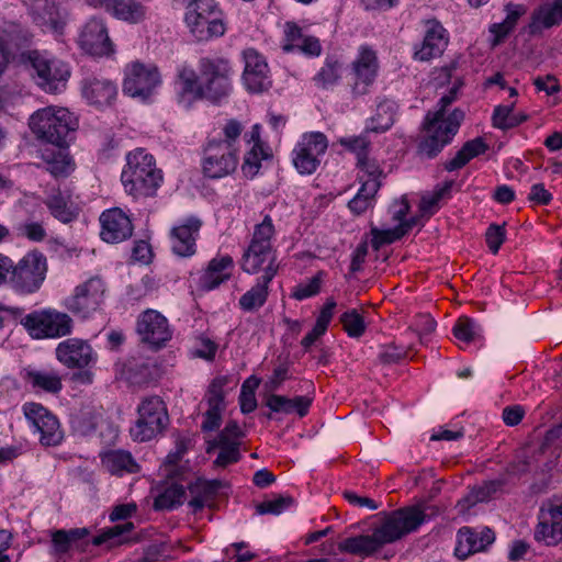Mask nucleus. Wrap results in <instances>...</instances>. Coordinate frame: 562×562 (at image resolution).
Instances as JSON below:
<instances>
[{
    "label": "nucleus",
    "instance_id": "48",
    "mask_svg": "<svg viewBox=\"0 0 562 562\" xmlns=\"http://www.w3.org/2000/svg\"><path fill=\"white\" fill-rule=\"evenodd\" d=\"M340 322L350 337H360L366 330L363 317L356 310L345 312L340 317Z\"/></svg>",
    "mask_w": 562,
    "mask_h": 562
},
{
    "label": "nucleus",
    "instance_id": "17",
    "mask_svg": "<svg viewBox=\"0 0 562 562\" xmlns=\"http://www.w3.org/2000/svg\"><path fill=\"white\" fill-rule=\"evenodd\" d=\"M241 269L249 274L262 272L261 278L272 281L279 270L276 251L266 245H249L243 255Z\"/></svg>",
    "mask_w": 562,
    "mask_h": 562
},
{
    "label": "nucleus",
    "instance_id": "32",
    "mask_svg": "<svg viewBox=\"0 0 562 562\" xmlns=\"http://www.w3.org/2000/svg\"><path fill=\"white\" fill-rule=\"evenodd\" d=\"M102 465L111 473L122 475L123 473H136L138 464L128 451L109 450L101 454Z\"/></svg>",
    "mask_w": 562,
    "mask_h": 562
},
{
    "label": "nucleus",
    "instance_id": "40",
    "mask_svg": "<svg viewBox=\"0 0 562 562\" xmlns=\"http://www.w3.org/2000/svg\"><path fill=\"white\" fill-rule=\"evenodd\" d=\"M45 204L52 215L63 223H70L76 217V213L59 190L50 194L46 199Z\"/></svg>",
    "mask_w": 562,
    "mask_h": 562
},
{
    "label": "nucleus",
    "instance_id": "46",
    "mask_svg": "<svg viewBox=\"0 0 562 562\" xmlns=\"http://www.w3.org/2000/svg\"><path fill=\"white\" fill-rule=\"evenodd\" d=\"M453 181H446L442 187L436 188L432 192L422 196L419 210L423 214L431 215L434 209L438 206L439 201L450 192Z\"/></svg>",
    "mask_w": 562,
    "mask_h": 562
},
{
    "label": "nucleus",
    "instance_id": "56",
    "mask_svg": "<svg viewBox=\"0 0 562 562\" xmlns=\"http://www.w3.org/2000/svg\"><path fill=\"white\" fill-rule=\"evenodd\" d=\"M240 459L239 446H227L220 448L214 465L225 468L231 463H235Z\"/></svg>",
    "mask_w": 562,
    "mask_h": 562
},
{
    "label": "nucleus",
    "instance_id": "57",
    "mask_svg": "<svg viewBox=\"0 0 562 562\" xmlns=\"http://www.w3.org/2000/svg\"><path fill=\"white\" fill-rule=\"evenodd\" d=\"M339 78V65L334 63H327L316 76V80L323 87L335 83Z\"/></svg>",
    "mask_w": 562,
    "mask_h": 562
},
{
    "label": "nucleus",
    "instance_id": "28",
    "mask_svg": "<svg viewBox=\"0 0 562 562\" xmlns=\"http://www.w3.org/2000/svg\"><path fill=\"white\" fill-rule=\"evenodd\" d=\"M508 485V477L499 474L498 477L483 482L481 485L472 487L467 497L458 503L462 508L471 507L476 503L487 502L495 497L497 494L503 493Z\"/></svg>",
    "mask_w": 562,
    "mask_h": 562
},
{
    "label": "nucleus",
    "instance_id": "62",
    "mask_svg": "<svg viewBox=\"0 0 562 562\" xmlns=\"http://www.w3.org/2000/svg\"><path fill=\"white\" fill-rule=\"evenodd\" d=\"M179 77L182 80L183 90L186 92L192 93L196 98L200 83L194 70L184 67L181 69Z\"/></svg>",
    "mask_w": 562,
    "mask_h": 562
},
{
    "label": "nucleus",
    "instance_id": "10",
    "mask_svg": "<svg viewBox=\"0 0 562 562\" xmlns=\"http://www.w3.org/2000/svg\"><path fill=\"white\" fill-rule=\"evenodd\" d=\"M27 58L37 75L38 85L45 91L56 93L65 88L70 70L64 61L47 58L37 50L30 52Z\"/></svg>",
    "mask_w": 562,
    "mask_h": 562
},
{
    "label": "nucleus",
    "instance_id": "45",
    "mask_svg": "<svg viewBox=\"0 0 562 562\" xmlns=\"http://www.w3.org/2000/svg\"><path fill=\"white\" fill-rule=\"evenodd\" d=\"M515 103L510 105H497L492 116L493 126L499 130H509L518 126L517 115L514 114Z\"/></svg>",
    "mask_w": 562,
    "mask_h": 562
},
{
    "label": "nucleus",
    "instance_id": "43",
    "mask_svg": "<svg viewBox=\"0 0 562 562\" xmlns=\"http://www.w3.org/2000/svg\"><path fill=\"white\" fill-rule=\"evenodd\" d=\"M134 529V524L127 521L122 525H115L111 528L104 529L100 535L92 539V544L102 546L109 544V547L117 546L123 543L119 538L124 533H128Z\"/></svg>",
    "mask_w": 562,
    "mask_h": 562
},
{
    "label": "nucleus",
    "instance_id": "16",
    "mask_svg": "<svg viewBox=\"0 0 562 562\" xmlns=\"http://www.w3.org/2000/svg\"><path fill=\"white\" fill-rule=\"evenodd\" d=\"M159 82L160 77L156 67L133 63L126 69L123 91L133 98L146 99L151 94Z\"/></svg>",
    "mask_w": 562,
    "mask_h": 562
},
{
    "label": "nucleus",
    "instance_id": "13",
    "mask_svg": "<svg viewBox=\"0 0 562 562\" xmlns=\"http://www.w3.org/2000/svg\"><path fill=\"white\" fill-rule=\"evenodd\" d=\"M328 143L319 132L305 134L293 149V164L301 175L313 173L319 165V156L327 149Z\"/></svg>",
    "mask_w": 562,
    "mask_h": 562
},
{
    "label": "nucleus",
    "instance_id": "36",
    "mask_svg": "<svg viewBox=\"0 0 562 562\" xmlns=\"http://www.w3.org/2000/svg\"><path fill=\"white\" fill-rule=\"evenodd\" d=\"M29 42L27 34L15 23H4L0 26V50L8 57L14 49H20Z\"/></svg>",
    "mask_w": 562,
    "mask_h": 562
},
{
    "label": "nucleus",
    "instance_id": "35",
    "mask_svg": "<svg viewBox=\"0 0 562 562\" xmlns=\"http://www.w3.org/2000/svg\"><path fill=\"white\" fill-rule=\"evenodd\" d=\"M221 486L222 482L220 480L205 481L198 479L190 483L188 486L191 495L189 505L193 508V512L201 510L216 495Z\"/></svg>",
    "mask_w": 562,
    "mask_h": 562
},
{
    "label": "nucleus",
    "instance_id": "21",
    "mask_svg": "<svg viewBox=\"0 0 562 562\" xmlns=\"http://www.w3.org/2000/svg\"><path fill=\"white\" fill-rule=\"evenodd\" d=\"M100 222V236L106 243H121L133 234L131 218L119 207L104 211Z\"/></svg>",
    "mask_w": 562,
    "mask_h": 562
},
{
    "label": "nucleus",
    "instance_id": "24",
    "mask_svg": "<svg viewBox=\"0 0 562 562\" xmlns=\"http://www.w3.org/2000/svg\"><path fill=\"white\" fill-rule=\"evenodd\" d=\"M494 540V531L487 527L481 532L463 527L458 531V543L454 549L456 555L459 559H467L470 554L485 550Z\"/></svg>",
    "mask_w": 562,
    "mask_h": 562
},
{
    "label": "nucleus",
    "instance_id": "33",
    "mask_svg": "<svg viewBox=\"0 0 562 562\" xmlns=\"http://www.w3.org/2000/svg\"><path fill=\"white\" fill-rule=\"evenodd\" d=\"M488 149V145L482 137L468 140L456 153L454 157L445 164L447 171H454L463 168L470 160L484 154Z\"/></svg>",
    "mask_w": 562,
    "mask_h": 562
},
{
    "label": "nucleus",
    "instance_id": "12",
    "mask_svg": "<svg viewBox=\"0 0 562 562\" xmlns=\"http://www.w3.org/2000/svg\"><path fill=\"white\" fill-rule=\"evenodd\" d=\"M103 294V281L93 277L76 286L74 294L66 300L65 305L72 314L86 318L99 308Z\"/></svg>",
    "mask_w": 562,
    "mask_h": 562
},
{
    "label": "nucleus",
    "instance_id": "6",
    "mask_svg": "<svg viewBox=\"0 0 562 562\" xmlns=\"http://www.w3.org/2000/svg\"><path fill=\"white\" fill-rule=\"evenodd\" d=\"M46 273V257L41 251L33 250L24 255L16 263L13 262L10 285L21 294L35 293L43 285Z\"/></svg>",
    "mask_w": 562,
    "mask_h": 562
},
{
    "label": "nucleus",
    "instance_id": "37",
    "mask_svg": "<svg viewBox=\"0 0 562 562\" xmlns=\"http://www.w3.org/2000/svg\"><path fill=\"white\" fill-rule=\"evenodd\" d=\"M360 182L361 187L358 193L348 203L350 211L357 215L362 214L372 205L375 194L381 187L380 181L363 180V177H360Z\"/></svg>",
    "mask_w": 562,
    "mask_h": 562
},
{
    "label": "nucleus",
    "instance_id": "3",
    "mask_svg": "<svg viewBox=\"0 0 562 562\" xmlns=\"http://www.w3.org/2000/svg\"><path fill=\"white\" fill-rule=\"evenodd\" d=\"M29 125L37 138L61 148L68 146L78 128V120L68 109L50 105L34 112Z\"/></svg>",
    "mask_w": 562,
    "mask_h": 562
},
{
    "label": "nucleus",
    "instance_id": "2",
    "mask_svg": "<svg viewBox=\"0 0 562 562\" xmlns=\"http://www.w3.org/2000/svg\"><path fill=\"white\" fill-rule=\"evenodd\" d=\"M127 164L122 171V183L135 198L153 196L162 181V175L155 167L154 157L142 148H136L126 157Z\"/></svg>",
    "mask_w": 562,
    "mask_h": 562
},
{
    "label": "nucleus",
    "instance_id": "44",
    "mask_svg": "<svg viewBox=\"0 0 562 562\" xmlns=\"http://www.w3.org/2000/svg\"><path fill=\"white\" fill-rule=\"evenodd\" d=\"M44 161L46 162V170L54 177L67 176L71 169V164L68 155L61 150L50 151L43 154Z\"/></svg>",
    "mask_w": 562,
    "mask_h": 562
},
{
    "label": "nucleus",
    "instance_id": "22",
    "mask_svg": "<svg viewBox=\"0 0 562 562\" xmlns=\"http://www.w3.org/2000/svg\"><path fill=\"white\" fill-rule=\"evenodd\" d=\"M245 69L244 82L251 92L266 90L271 81L269 79V67L265 58L252 48L244 52Z\"/></svg>",
    "mask_w": 562,
    "mask_h": 562
},
{
    "label": "nucleus",
    "instance_id": "49",
    "mask_svg": "<svg viewBox=\"0 0 562 562\" xmlns=\"http://www.w3.org/2000/svg\"><path fill=\"white\" fill-rule=\"evenodd\" d=\"M294 499L290 495H280L274 499L265 501L256 506V510L260 515L272 514L279 515L290 506Z\"/></svg>",
    "mask_w": 562,
    "mask_h": 562
},
{
    "label": "nucleus",
    "instance_id": "61",
    "mask_svg": "<svg viewBox=\"0 0 562 562\" xmlns=\"http://www.w3.org/2000/svg\"><path fill=\"white\" fill-rule=\"evenodd\" d=\"M340 144L353 151L358 153V158L366 156V150L369 146V140L364 135L341 138Z\"/></svg>",
    "mask_w": 562,
    "mask_h": 562
},
{
    "label": "nucleus",
    "instance_id": "7",
    "mask_svg": "<svg viewBox=\"0 0 562 562\" xmlns=\"http://www.w3.org/2000/svg\"><path fill=\"white\" fill-rule=\"evenodd\" d=\"M138 418L130 432L134 440L144 442L153 439L168 425V413L164 401L149 396L142 401L137 408Z\"/></svg>",
    "mask_w": 562,
    "mask_h": 562
},
{
    "label": "nucleus",
    "instance_id": "63",
    "mask_svg": "<svg viewBox=\"0 0 562 562\" xmlns=\"http://www.w3.org/2000/svg\"><path fill=\"white\" fill-rule=\"evenodd\" d=\"M32 11L35 15L43 20L46 18L52 20L56 13V7L55 3L49 0H34L32 3Z\"/></svg>",
    "mask_w": 562,
    "mask_h": 562
},
{
    "label": "nucleus",
    "instance_id": "20",
    "mask_svg": "<svg viewBox=\"0 0 562 562\" xmlns=\"http://www.w3.org/2000/svg\"><path fill=\"white\" fill-rule=\"evenodd\" d=\"M56 358L69 369H81L94 361L95 356L87 340L68 338L58 344Z\"/></svg>",
    "mask_w": 562,
    "mask_h": 562
},
{
    "label": "nucleus",
    "instance_id": "18",
    "mask_svg": "<svg viewBox=\"0 0 562 562\" xmlns=\"http://www.w3.org/2000/svg\"><path fill=\"white\" fill-rule=\"evenodd\" d=\"M79 46L92 56H109L114 52L108 29L102 19L92 18L82 27L79 40Z\"/></svg>",
    "mask_w": 562,
    "mask_h": 562
},
{
    "label": "nucleus",
    "instance_id": "1",
    "mask_svg": "<svg viewBox=\"0 0 562 562\" xmlns=\"http://www.w3.org/2000/svg\"><path fill=\"white\" fill-rule=\"evenodd\" d=\"M427 519L422 505L407 506L387 514L372 535L347 538L338 543L341 552L369 557L386 543H392L417 530Z\"/></svg>",
    "mask_w": 562,
    "mask_h": 562
},
{
    "label": "nucleus",
    "instance_id": "8",
    "mask_svg": "<svg viewBox=\"0 0 562 562\" xmlns=\"http://www.w3.org/2000/svg\"><path fill=\"white\" fill-rule=\"evenodd\" d=\"M200 78L196 98H205L215 102L228 95L231 82L229 67L226 61L202 58L200 60Z\"/></svg>",
    "mask_w": 562,
    "mask_h": 562
},
{
    "label": "nucleus",
    "instance_id": "60",
    "mask_svg": "<svg viewBox=\"0 0 562 562\" xmlns=\"http://www.w3.org/2000/svg\"><path fill=\"white\" fill-rule=\"evenodd\" d=\"M288 367L282 364L274 369L272 376L265 383V390L269 394H273L277 391L283 381L288 379Z\"/></svg>",
    "mask_w": 562,
    "mask_h": 562
},
{
    "label": "nucleus",
    "instance_id": "26",
    "mask_svg": "<svg viewBox=\"0 0 562 562\" xmlns=\"http://www.w3.org/2000/svg\"><path fill=\"white\" fill-rule=\"evenodd\" d=\"M356 81L353 85V93L357 95L364 94L367 88L374 81L378 71V60L375 53L363 47L359 57L353 63Z\"/></svg>",
    "mask_w": 562,
    "mask_h": 562
},
{
    "label": "nucleus",
    "instance_id": "64",
    "mask_svg": "<svg viewBox=\"0 0 562 562\" xmlns=\"http://www.w3.org/2000/svg\"><path fill=\"white\" fill-rule=\"evenodd\" d=\"M525 415V411L519 405L507 406L503 409V420L507 426L518 425Z\"/></svg>",
    "mask_w": 562,
    "mask_h": 562
},
{
    "label": "nucleus",
    "instance_id": "53",
    "mask_svg": "<svg viewBox=\"0 0 562 562\" xmlns=\"http://www.w3.org/2000/svg\"><path fill=\"white\" fill-rule=\"evenodd\" d=\"M285 42L282 46L284 52H291L293 49H300V44L303 43L304 36L302 30L292 22H288L284 29Z\"/></svg>",
    "mask_w": 562,
    "mask_h": 562
},
{
    "label": "nucleus",
    "instance_id": "11",
    "mask_svg": "<svg viewBox=\"0 0 562 562\" xmlns=\"http://www.w3.org/2000/svg\"><path fill=\"white\" fill-rule=\"evenodd\" d=\"M238 165L234 146L229 143L210 140L204 149L203 173L211 179H218L233 173Z\"/></svg>",
    "mask_w": 562,
    "mask_h": 562
},
{
    "label": "nucleus",
    "instance_id": "5",
    "mask_svg": "<svg viewBox=\"0 0 562 562\" xmlns=\"http://www.w3.org/2000/svg\"><path fill=\"white\" fill-rule=\"evenodd\" d=\"M464 112L454 109L447 117L427 114L423 124L425 137L419 144V151L428 158L436 157L458 133Z\"/></svg>",
    "mask_w": 562,
    "mask_h": 562
},
{
    "label": "nucleus",
    "instance_id": "4",
    "mask_svg": "<svg viewBox=\"0 0 562 562\" xmlns=\"http://www.w3.org/2000/svg\"><path fill=\"white\" fill-rule=\"evenodd\" d=\"M186 26L198 42H207L224 35L223 12L215 0H192L184 14Z\"/></svg>",
    "mask_w": 562,
    "mask_h": 562
},
{
    "label": "nucleus",
    "instance_id": "27",
    "mask_svg": "<svg viewBox=\"0 0 562 562\" xmlns=\"http://www.w3.org/2000/svg\"><path fill=\"white\" fill-rule=\"evenodd\" d=\"M428 23L430 26L426 32L422 47L414 54L415 58L422 61L440 56L448 45L447 32L442 25L437 21Z\"/></svg>",
    "mask_w": 562,
    "mask_h": 562
},
{
    "label": "nucleus",
    "instance_id": "42",
    "mask_svg": "<svg viewBox=\"0 0 562 562\" xmlns=\"http://www.w3.org/2000/svg\"><path fill=\"white\" fill-rule=\"evenodd\" d=\"M395 108L394 103L385 101L378 105V111L372 117V125L368 131L383 133L387 131L394 123Z\"/></svg>",
    "mask_w": 562,
    "mask_h": 562
},
{
    "label": "nucleus",
    "instance_id": "34",
    "mask_svg": "<svg viewBox=\"0 0 562 562\" xmlns=\"http://www.w3.org/2000/svg\"><path fill=\"white\" fill-rule=\"evenodd\" d=\"M232 267L233 259L229 256L212 259L201 279L202 288L204 290H213L224 281L228 280L231 278V272H226V270Z\"/></svg>",
    "mask_w": 562,
    "mask_h": 562
},
{
    "label": "nucleus",
    "instance_id": "55",
    "mask_svg": "<svg viewBox=\"0 0 562 562\" xmlns=\"http://www.w3.org/2000/svg\"><path fill=\"white\" fill-rule=\"evenodd\" d=\"M358 165L362 172L359 175V178L363 177V180L380 181V177L383 175V171L375 161L369 160L367 156H363L359 157Z\"/></svg>",
    "mask_w": 562,
    "mask_h": 562
},
{
    "label": "nucleus",
    "instance_id": "15",
    "mask_svg": "<svg viewBox=\"0 0 562 562\" xmlns=\"http://www.w3.org/2000/svg\"><path fill=\"white\" fill-rule=\"evenodd\" d=\"M136 330L142 341L155 349L165 346L172 336L168 319L158 311L150 308L138 316Z\"/></svg>",
    "mask_w": 562,
    "mask_h": 562
},
{
    "label": "nucleus",
    "instance_id": "47",
    "mask_svg": "<svg viewBox=\"0 0 562 562\" xmlns=\"http://www.w3.org/2000/svg\"><path fill=\"white\" fill-rule=\"evenodd\" d=\"M453 335L458 340L469 344L479 337V327L471 318L462 316L453 326Z\"/></svg>",
    "mask_w": 562,
    "mask_h": 562
},
{
    "label": "nucleus",
    "instance_id": "14",
    "mask_svg": "<svg viewBox=\"0 0 562 562\" xmlns=\"http://www.w3.org/2000/svg\"><path fill=\"white\" fill-rule=\"evenodd\" d=\"M24 415L40 434V442L45 447H54L61 442L64 435L59 422L47 408L37 403H27L23 407Z\"/></svg>",
    "mask_w": 562,
    "mask_h": 562
},
{
    "label": "nucleus",
    "instance_id": "58",
    "mask_svg": "<svg viewBox=\"0 0 562 562\" xmlns=\"http://www.w3.org/2000/svg\"><path fill=\"white\" fill-rule=\"evenodd\" d=\"M265 404L271 412L277 414H290L291 402L290 398L278 394L266 395Z\"/></svg>",
    "mask_w": 562,
    "mask_h": 562
},
{
    "label": "nucleus",
    "instance_id": "54",
    "mask_svg": "<svg viewBox=\"0 0 562 562\" xmlns=\"http://www.w3.org/2000/svg\"><path fill=\"white\" fill-rule=\"evenodd\" d=\"M506 233L504 225L492 224L485 233L486 244L493 254H497L505 241Z\"/></svg>",
    "mask_w": 562,
    "mask_h": 562
},
{
    "label": "nucleus",
    "instance_id": "52",
    "mask_svg": "<svg viewBox=\"0 0 562 562\" xmlns=\"http://www.w3.org/2000/svg\"><path fill=\"white\" fill-rule=\"evenodd\" d=\"M322 272L314 276L307 283H300L294 288L292 297L296 300H304L306 297L317 294L321 290Z\"/></svg>",
    "mask_w": 562,
    "mask_h": 562
},
{
    "label": "nucleus",
    "instance_id": "51",
    "mask_svg": "<svg viewBox=\"0 0 562 562\" xmlns=\"http://www.w3.org/2000/svg\"><path fill=\"white\" fill-rule=\"evenodd\" d=\"M274 234V226L272 224V220L269 215H266L263 221L256 225L251 241L249 245H266L267 247H272L271 238Z\"/></svg>",
    "mask_w": 562,
    "mask_h": 562
},
{
    "label": "nucleus",
    "instance_id": "59",
    "mask_svg": "<svg viewBox=\"0 0 562 562\" xmlns=\"http://www.w3.org/2000/svg\"><path fill=\"white\" fill-rule=\"evenodd\" d=\"M405 356L406 351L403 348L390 345L384 347V349L380 352L379 360L383 364H392L397 363Z\"/></svg>",
    "mask_w": 562,
    "mask_h": 562
},
{
    "label": "nucleus",
    "instance_id": "39",
    "mask_svg": "<svg viewBox=\"0 0 562 562\" xmlns=\"http://www.w3.org/2000/svg\"><path fill=\"white\" fill-rule=\"evenodd\" d=\"M25 379L33 389L48 393H58L63 387L61 378L56 372L27 371Z\"/></svg>",
    "mask_w": 562,
    "mask_h": 562
},
{
    "label": "nucleus",
    "instance_id": "9",
    "mask_svg": "<svg viewBox=\"0 0 562 562\" xmlns=\"http://www.w3.org/2000/svg\"><path fill=\"white\" fill-rule=\"evenodd\" d=\"M29 334L37 339L63 337L71 333L72 319L53 310L33 312L21 321Z\"/></svg>",
    "mask_w": 562,
    "mask_h": 562
},
{
    "label": "nucleus",
    "instance_id": "29",
    "mask_svg": "<svg viewBox=\"0 0 562 562\" xmlns=\"http://www.w3.org/2000/svg\"><path fill=\"white\" fill-rule=\"evenodd\" d=\"M85 98L98 106L110 105L116 95V87L106 79L92 78L85 81Z\"/></svg>",
    "mask_w": 562,
    "mask_h": 562
},
{
    "label": "nucleus",
    "instance_id": "31",
    "mask_svg": "<svg viewBox=\"0 0 562 562\" xmlns=\"http://www.w3.org/2000/svg\"><path fill=\"white\" fill-rule=\"evenodd\" d=\"M105 10L114 18L136 24L145 20L146 8L138 0H110Z\"/></svg>",
    "mask_w": 562,
    "mask_h": 562
},
{
    "label": "nucleus",
    "instance_id": "38",
    "mask_svg": "<svg viewBox=\"0 0 562 562\" xmlns=\"http://www.w3.org/2000/svg\"><path fill=\"white\" fill-rule=\"evenodd\" d=\"M270 282L260 277L257 284L240 296V308L245 312H254L263 306L269 295Z\"/></svg>",
    "mask_w": 562,
    "mask_h": 562
},
{
    "label": "nucleus",
    "instance_id": "30",
    "mask_svg": "<svg viewBox=\"0 0 562 562\" xmlns=\"http://www.w3.org/2000/svg\"><path fill=\"white\" fill-rule=\"evenodd\" d=\"M562 22V0L544 3L533 11L529 30L531 34L550 29Z\"/></svg>",
    "mask_w": 562,
    "mask_h": 562
},
{
    "label": "nucleus",
    "instance_id": "23",
    "mask_svg": "<svg viewBox=\"0 0 562 562\" xmlns=\"http://www.w3.org/2000/svg\"><path fill=\"white\" fill-rule=\"evenodd\" d=\"M227 383L228 379L226 376H217L211 382L206 395L209 409L204 414L202 430L212 431L220 427L222 412L225 408L224 386Z\"/></svg>",
    "mask_w": 562,
    "mask_h": 562
},
{
    "label": "nucleus",
    "instance_id": "25",
    "mask_svg": "<svg viewBox=\"0 0 562 562\" xmlns=\"http://www.w3.org/2000/svg\"><path fill=\"white\" fill-rule=\"evenodd\" d=\"M202 222L199 218H188L186 223L171 229L172 250L180 257H190L195 252V240Z\"/></svg>",
    "mask_w": 562,
    "mask_h": 562
},
{
    "label": "nucleus",
    "instance_id": "41",
    "mask_svg": "<svg viewBox=\"0 0 562 562\" xmlns=\"http://www.w3.org/2000/svg\"><path fill=\"white\" fill-rule=\"evenodd\" d=\"M184 499V487L179 484H171L155 498L154 506L156 509H171L178 505H181Z\"/></svg>",
    "mask_w": 562,
    "mask_h": 562
},
{
    "label": "nucleus",
    "instance_id": "50",
    "mask_svg": "<svg viewBox=\"0 0 562 562\" xmlns=\"http://www.w3.org/2000/svg\"><path fill=\"white\" fill-rule=\"evenodd\" d=\"M371 244L372 247L378 250L382 245L391 244L400 238H402L405 235V229L400 228V226H396L394 228L389 229H379V228H372L371 229Z\"/></svg>",
    "mask_w": 562,
    "mask_h": 562
},
{
    "label": "nucleus",
    "instance_id": "19",
    "mask_svg": "<svg viewBox=\"0 0 562 562\" xmlns=\"http://www.w3.org/2000/svg\"><path fill=\"white\" fill-rule=\"evenodd\" d=\"M535 539L547 546L562 543V503H548L541 507Z\"/></svg>",
    "mask_w": 562,
    "mask_h": 562
}]
</instances>
